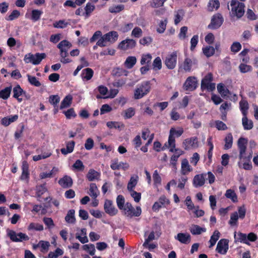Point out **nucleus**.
Masks as SVG:
<instances>
[{
    "label": "nucleus",
    "instance_id": "obj_1",
    "mask_svg": "<svg viewBox=\"0 0 258 258\" xmlns=\"http://www.w3.org/2000/svg\"><path fill=\"white\" fill-rule=\"evenodd\" d=\"M247 140L240 138L238 141V147L239 150L240 161H250L252 158V152L246 151Z\"/></svg>",
    "mask_w": 258,
    "mask_h": 258
},
{
    "label": "nucleus",
    "instance_id": "obj_2",
    "mask_svg": "<svg viewBox=\"0 0 258 258\" xmlns=\"http://www.w3.org/2000/svg\"><path fill=\"white\" fill-rule=\"evenodd\" d=\"M231 15L232 16H236L238 18H241L244 13V4L236 0H232L231 2Z\"/></svg>",
    "mask_w": 258,
    "mask_h": 258
},
{
    "label": "nucleus",
    "instance_id": "obj_3",
    "mask_svg": "<svg viewBox=\"0 0 258 258\" xmlns=\"http://www.w3.org/2000/svg\"><path fill=\"white\" fill-rule=\"evenodd\" d=\"M46 55L45 53H36L33 54L29 53L24 56V60L27 63H32L34 65L39 64L42 60L46 57Z\"/></svg>",
    "mask_w": 258,
    "mask_h": 258
},
{
    "label": "nucleus",
    "instance_id": "obj_4",
    "mask_svg": "<svg viewBox=\"0 0 258 258\" xmlns=\"http://www.w3.org/2000/svg\"><path fill=\"white\" fill-rule=\"evenodd\" d=\"M151 87L150 82H145L137 88L134 93V98L135 99H139L147 94L150 90Z\"/></svg>",
    "mask_w": 258,
    "mask_h": 258
},
{
    "label": "nucleus",
    "instance_id": "obj_5",
    "mask_svg": "<svg viewBox=\"0 0 258 258\" xmlns=\"http://www.w3.org/2000/svg\"><path fill=\"white\" fill-rule=\"evenodd\" d=\"M213 80V75L209 73L206 75L201 82V89L204 90L207 89L209 91H213L215 89V83H212Z\"/></svg>",
    "mask_w": 258,
    "mask_h": 258
},
{
    "label": "nucleus",
    "instance_id": "obj_6",
    "mask_svg": "<svg viewBox=\"0 0 258 258\" xmlns=\"http://www.w3.org/2000/svg\"><path fill=\"white\" fill-rule=\"evenodd\" d=\"M123 211L124 215L127 217L132 218L133 216L138 217L141 214V209L140 207H137L136 209L132 206L130 203H126L122 210Z\"/></svg>",
    "mask_w": 258,
    "mask_h": 258
},
{
    "label": "nucleus",
    "instance_id": "obj_7",
    "mask_svg": "<svg viewBox=\"0 0 258 258\" xmlns=\"http://www.w3.org/2000/svg\"><path fill=\"white\" fill-rule=\"evenodd\" d=\"M7 235L10 237L11 240L14 242H21L23 240H28L29 237L26 234L20 232L18 234L16 232L10 229H7Z\"/></svg>",
    "mask_w": 258,
    "mask_h": 258
},
{
    "label": "nucleus",
    "instance_id": "obj_8",
    "mask_svg": "<svg viewBox=\"0 0 258 258\" xmlns=\"http://www.w3.org/2000/svg\"><path fill=\"white\" fill-rule=\"evenodd\" d=\"M177 57L176 51L172 52L166 56L164 63L168 69L172 70L175 68L177 64Z\"/></svg>",
    "mask_w": 258,
    "mask_h": 258
},
{
    "label": "nucleus",
    "instance_id": "obj_9",
    "mask_svg": "<svg viewBox=\"0 0 258 258\" xmlns=\"http://www.w3.org/2000/svg\"><path fill=\"white\" fill-rule=\"evenodd\" d=\"M223 21L224 19L222 15L219 13H217L212 17L211 22L208 27L212 29H217L221 26Z\"/></svg>",
    "mask_w": 258,
    "mask_h": 258
},
{
    "label": "nucleus",
    "instance_id": "obj_10",
    "mask_svg": "<svg viewBox=\"0 0 258 258\" xmlns=\"http://www.w3.org/2000/svg\"><path fill=\"white\" fill-rule=\"evenodd\" d=\"M105 212L111 216L116 215L118 213V210L113 205V202L109 200H106L104 204Z\"/></svg>",
    "mask_w": 258,
    "mask_h": 258
},
{
    "label": "nucleus",
    "instance_id": "obj_11",
    "mask_svg": "<svg viewBox=\"0 0 258 258\" xmlns=\"http://www.w3.org/2000/svg\"><path fill=\"white\" fill-rule=\"evenodd\" d=\"M198 82L195 77H188L184 82L183 88L185 90L192 91L197 87Z\"/></svg>",
    "mask_w": 258,
    "mask_h": 258
},
{
    "label": "nucleus",
    "instance_id": "obj_12",
    "mask_svg": "<svg viewBox=\"0 0 258 258\" xmlns=\"http://www.w3.org/2000/svg\"><path fill=\"white\" fill-rule=\"evenodd\" d=\"M197 64V60L196 59L186 57L181 64L180 68L182 69L185 72H189L191 70L192 67Z\"/></svg>",
    "mask_w": 258,
    "mask_h": 258
},
{
    "label": "nucleus",
    "instance_id": "obj_13",
    "mask_svg": "<svg viewBox=\"0 0 258 258\" xmlns=\"http://www.w3.org/2000/svg\"><path fill=\"white\" fill-rule=\"evenodd\" d=\"M111 168L113 170L122 169L126 170L129 168V164L126 162H119L118 159H114L111 161Z\"/></svg>",
    "mask_w": 258,
    "mask_h": 258
},
{
    "label": "nucleus",
    "instance_id": "obj_14",
    "mask_svg": "<svg viewBox=\"0 0 258 258\" xmlns=\"http://www.w3.org/2000/svg\"><path fill=\"white\" fill-rule=\"evenodd\" d=\"M136 42L132 39H126L122 41L118 45V48L120 49L126 50L132 49L135 47Z\"/></svg>",
    "mask_w": 258,
    "mask_h": 258
},
{
    "label": "nucleus",
    "instance_id": "obj_15",
    "mask_svg": "<svg viewBox=\"0 0 258 258\" xmlns=\"http://www.w3.org/2000/svg\"><path fill=\"white\" fill-rule=\"evenodd\" d=\"M182 144L185 150H188L191 148H195L198 147V139L197 137L188 138L184 140Z\"/></svg>",
    "mask_w": 258,
    "mask_h": 258
},
{
    "label": "nucleus",
    "instance_id": "obj_16",
    "mask_svg": "<svg viewBox=\"0 0 258 258\" xmlns=\"http://www.w3.org/2000/svg\"><path fill=\"white\" fill-rule=\"evenodd\" d=\"M183 133V130L180 128L178 130H176L174 128H171L170 130V134L168 138V143L170 145H172L174 147V142H175V138L173 137L174 135H176L177 137H180Z\"/></svg>",
    "mask_w": 258,
    "mask_h": 258
},
{
    "label": "nucleus",
    "instance_id": "obj_17",
    "mask_svg": "<svg viewBox=\"0 0 258 258\" xmlns=\"http://www.w3.org/2000/svg\"><path fill=\"white\" fill-rule=\"evenodd\" d=\"M207 174H201L195 176L193 179V184L195 187H198L203 186L205 182Z\"/></svg>",
    "mask_w": 258,
    "mask_h": 258
},
{
    "label": "nucleus",
    "instance_id": "obj_18",
    "mask_svg": "<svg viewBox=\"0 0 258 258\" xmlns=\"http://www.w3.org/2000/svg\"><path fill=\"white\" fill-rule=\"evenodd\" d=\"M175 238L180 243L187 244L190 242V235L187 233H179L175 236Z\"/></svg>",
    "mask_w": 258,
    "mask_h": 258
},
{
    "label": "nucleus",
    "instance_id": "obj_19",
    "mask_svg": "<svg viewBox=\"0 0 258 258\" xmlns=\"http://www.w3.org/2000/svg\"><path fill=\"white\" fill-rule=\"evenodd\" d=\"M72 24H75L76 21L72 20H68L67 21L62 20L55 22L53 23V26L54 28L62 29L68 25H71Z\"/></svg>",
    "mask_w": 258,
    "mask_h": 258
},
{
    "label": "nucleus",
    "instance_id": "obj_20",
    "mask_svg": "<svg viewBox=\"0 0 258 258\" xmlns=\"http://www.w3.org/2000/svg\"><path fill=\"white\" fill-rule=\"evenodd\" d=\"M58 183L62 187L68 188L72 185L73 180L71 177L66 175L58 180Z\"/></svg>",
    "mask_w": 258,
    "mask_h": 258
},
{
    "label": "nucleus",
    "instance_id": "obj_21",
    "mask_svg": "<svg viewBox=\"0 0 258 258\" xmlns=\"http://www.w3.org/2000/svg\"><path fill=\"white\" fill-rule=\"evenodd\" d=\"M104 39L106 40L107 42H110V43H114L116 41L118 37V35L116 31L109 32L104 35Z\"/></svg>",
    "mask_w": 258,
    "mask_h": 258
},
{
    "label": "nucleus",
    "instance_id": "obj_22",
    "mask_svg": "<svg viewBox=\"0 0 258 258\" xmlns=\"http://www.w3.org/2000/svg\"><path fill=\"white\" fill-rule=\"evenodd\" d=\"M234 236L236 241L245 243L248 245H250L249 242L247 240V236L246 234L241 232L237 233L236 232H235Z\"/></svg>",
    "mask_w": 258,
    "mask_h": 258
},
{
    "label": "nucleus",
    "instance_id": "obj_23",
    "mask_svg": "<svg viewBox=\"0 0 258 258\" xmlns=\"http://www.w3.org/2000/svg\"><path fill=\"white\" fill-rule=\"evenodd\" d=\"M76 238L82 243H85L88 242V239L86 236V229L83 228L81 230V233H77Z\"/></svg>",
    "mask_w": 258,
    "mask_h": 258
},
{
    "label": "nucleus",
    "instance_id": "obj_24",
    "mask_svg": "<svg viewBox=\"0 0 258 258\" xmlns=\"http://www.w3.org/2000/svg\"><path fill=\"white\" fill-rule=\"evenodd\" d=\"M13 97L16 98L19 102H21L22 101V98H20L19 97L22 95L23 94H25V92H24L23 89L20 87L19 85H17L13 89Z\"/></svg>",
    "mask_w": 258,
    "mask_h": 258
},
{
    "label": "nucleus",
    "instance_id": "obj_25",
    "mask_svg": "<svg viewBox=\"0 0 258 258\" xmlns=\"http://www.w3.org/2000/svg\"><path fill=\"white\" fill-rule=\"evenodd\" d=\"M216 250L220 254H224L226 253V239H221L218 242Z\"/></svg>",
    "mask_w": 258,
    "mask_h": 258
},
{
    "label": "nucleus",
    "instance_id": "obj_26",
    "mask_svg": "<svg viewBox=\"0 0 258 258\" xmlns=\"http://www.w3.org/2000/svg\"><path fill=\"white\" fill-rule=\"evenodd\" d=\"M137 62V58L135 56H128L124 62V67L128 69H132Z\"/></svg>",
    "mask_w": 258,
    "mask_h": 258
},
{
    "label": "nucleus",
    "instance_id": "obj_27",
    "mask_svg": "<svg viewBox=\"0 0 258 258\" xmlns=\"http://www.w3.org/2000/svg\"><path fill=\"white\" fill-rule=\"evenodd\" d=\"M138 180L139 177L137 175H133L131 176L127 186L128 191L134 190V188L137 184Z\"/></svg>",
    "mask_w": 258,
    "mask_h": 258
},
{
    "label": "nucleus",
    "instance_id": "obj_28",
    "mask_svg": "<svg viewBox=\"0 0 258 258\" xmlns=\"http://www.w3.org/2000/svg\"><path fill=\"white\" fill-rule=\"evenodd\" d=\"M72 100L73 97L71 95H69L66 96L61 102L60 109H62L69 107L72 104Z\"/></svg>",
    "mask_w": 258,
    "mask_h": 258
},
{
    "label": "nucleus",
    "instance_id": "obj_29",
    "mask_svg": "<svg viewBox=\"0 0 258 258\" xmlns=\"http://www.w3.org/2000/svg\"><path fill=\"white\" fill-rule=\"evenodd\" d=\"M89 195L93 199H96L99 194V190L95 183H92L90 184Z\"/></svg>",
    "mask_w": 258,
    "mask_h": 258
},
{
    "label": "nucleus",
    "instance_id": "obj_30",
    "mask_svg": "<svg viewBox=\"0 0 258 258\" xmlns=\"http://www.w3.org/2000/svg\"><path fill=\"white\" fill-rule=\"evenodd\" d=\"M100 173L94 169L89 170L87 174V178L89 181H93L95 179H98L100 177Z\"/></svg>",
    "mask_w": 258,
    "mask_h": 258
},
{
    "label": "nucleus",
    "instance_id": "obj_31",
    "mask_svg": "<svg viewBox=\"0 0 258 258\" xmlns=\"http://www.w3.org/2000/svg\"><path fill=\"white\" fill-rule=\"evenodd\" d=\"M220 6V3L218 0H210L208 5V11L212 12L217 10Z\"/></svg>",
    "mask_w": 258,
    "mask_h": 258
},
{
    "label": "nucleus",
    "instance_id": "obj_32",
    "mask_svg": "<svg viewBox=\"0 0 258 258\" xmlns=\"http://www.w3.org/2000/svg\"><path fill=\"white\" fill-rule=\"evenodd\" d=\"M94 72L92 69L90 68H86L83 70L82 73V77L86 80H90L93 77Z\"/></svg>",
    "mask_w": 258,
    "mask_h": 258
},
{
    "label": "nucleus",
    "instance_id": "obj_33",
    "mask_svg": "<svg viewBox=\"0 0 258 258\" xmlns=\"http://www.w3.org/2000/svg\"><path fill=\"white\" fill-rule=\"evenodd\" d=\"M12 89V86H9L1 90L0 91V98L5 100L7 99L10 96Z\"/></svg>",
    "mask_w": 258,
    "mask_h": 258
},
{
    "label": "nucleus",
    "instance_id": "obj_34",
    "mask_svg": "<svg viewBox=\"0 0 258 258\" xmlns=\"http://www.w3.org/2000/svg\"><path fill=\"white\" fill-rule=\"evenodd\" d=\"M190 231L193 235H199L206 231V229L197 225H192L190 228Z\"/></svg>",
    "mask_w": 258,
    "mask_h": 258
},
{
    "label": "nucleus",
    "instance_id": "obj_35",
    "mask_svg": "<svg viewBox=\"0 0 258 258\" xmlns=\"http://www.w3.org/2000/svg\"><path fill=\"white\" fill-rule=\"evenodd\" d=\"M239 107L243 116H246L248 109L247 101L245 100H241L239 102Z\"/></svg>",
    "mask_w": 258,
    "mask_h": 258
},
{
    "label": "nucleus",
    "instance_id": "obj_36",
    "mask_svg": "<svg viewBox=\"0 0 258 258\" xmlns=\"http://www.w3.org/2000/svg\"><path fill=\"white\" fill-rule=\"evenodd\" d=\"M242 125L244 130H251L253 127V122L251 120H249L246 115L243 116L242 119Z\"/></svg>",
    "mask_w": 258,
    "mask_h": 258
},
{
    "label": "nucleus",
    "instance_id": "obj_37",
    "mask_svg": "<svg viewBox=\"0 0 258 258\" xmlns=\"http://www.w3.org/2000/svg\"><path fill=\"white\" fill-rule=\"evenodd\" d=\"M191 169L189 165L187 159H183L181 163V173L182 174L185 175L187 172H190Z\"/></svg>",
    "mask_w": 258,
    "mask_h": 258
},
{
    "label": "nucleus",
    "instance_id": "obj_38",
    "mask_svg": "<svg viewBox=\"0 0 258 258\" xmlns=\"http://www.w3.org/2000/svg\"><path fill=\"white\" fill-rule=\"evenodd\" d=\"M71 47V43L66 40L61 41L57 45V47L60 50H69Z\"/></svg>",
    "mask_w": 258,
    "mask_h": 258
},
{
    "label": "nucleus",
    "instance_id": "obj_39",
    "mask_svg": "<svg viewBox=\"0 0 258 258\" xmlns=\"http://www.w3.org/2000/svg\"><path fill=\"white\" fill-rule=\"evenodd\" d=\"M28 164L26 161H23L22 164V173L21 176V179H26L28 177Z\"/></svg>",
    "mask_w": 258,
    "mask_h": 258
},
{
    "label": "nucleus",
    "instance_id": "obj_40",
    "mask_svg": "<svg viewBox=\"0 0 258 258\" xmlns=\"http://www.w3.org/2000/svg\"><path fill=\"white\" fill-rule=\"evenodd\" d=\"M75 210L73 209L68 211L65 217V220L67 222L69 223H74L75 222Z\"/></svg>",
    "mask_w": 258,
    "mask_h": 258
},
{
    "label": "nucleus",
    "instance_id": "obj_41",
    "mask_svg": "<svg viewBox=\"0 0 258 258\" xmlns=\"http://www.w3.org/2000/svg\"><path fill=\"white\" fill-rule=\"evenodd\" d=\"M220 233L218 230H215L214 232L209 241V242L210 243V245L209 246L210 248L213 247L217 241L220 237Z\"/></svg>",
    "mask_w": 258,
    "mask_h": 258
},
{
    "label": "nucleus",
    "instance_id": "obj_42",
    "mask_svg": "<svg viewBox=\"0 0 258 258\" xmlns=\"http://www.w3.org/2000/svg\"><path fill=\"white\" fill-rule=\"evenodd\" d=\"M227 198L229 199L234 203L238 202V198L235 192L232 189L227 190Z\"/></svg>",
    "mask_w": 258,
    "mask_h": 258
},
{
    "label": "nucleus",
    "instance_id": "obj_43",
    "mask_svg": "<svg viewBox=\"0 0 258 258\" xmlns=\"http://www.w3.org/2000/svg\"><path fill=\"white\" fill-rule=\"evenodd\" d=\"M69 50H60V55L61 57V59L60 61L63 63H69L71 61V60L67 57L68 56V51Z\"/></svg>",
    "mask_w": 258,
    "mask_h": 258
},
{
    "label": "nucleus",
    "instance_id": "obj_44",
    "mask_svg": "<svg viewBox=\"0 0 258 258\" xmlns=\"http://www.w3.org/2000/svg\"><path fill=\"white\" fill-rule=\"evenodd\" d=\"M135 114V109L133 107H130L123 111V116L125 119L132 117Z\"/></svg>",
    "mask_w": 258,
    "mask_h": 258
},
{
    "label": "nucleus",
    "instance_id": "obj_45",
    "mask_svg": "<svg viewBox=\"0 0 258 258\" xmlns=\"http://www.w3.org/2000/svg\"><path fill=\"white\" fill-rule=\"evenodd\" d=\"M28 230L29 231L34 230L41 231L43 230V226L42 225L38 223H31L28 227Z\"/></svg>",
    "mask_w": 258,
    "mask_h": 258
},
{
    "label": "nucleus",
    "instance_id": "obj_46",
    "mask_svg": "<svg viewBox=\"0 0 258 258\" xmlns=\"http://www.w3.org/2000/svg\"><path fill=\"white\" fill-rule=\"evenodd\" d=\"M60 101V97L57 95H51L49 97V102L54 108L57 107V104Z\"/></svg>",
    "mask_w": 258,
    "mask_h": 258
},
{
    "label": "nucleus",
    "instance_id": "obj_47",
    "mask_svg": "<svg viewBox=\"0 0 258 258\" xmlns=\"http://www.w3.org/2000/svg\"><path fill=\"white\" fill-rule=\"evenodd\" d=\"M27 76L28 77V82L31 85L36 87H40L41 86V83L36 77L30 75H27Z\"/></svg>",
    "mask_w": 258,
    "mask_h": 258
},
{
    "label": "nucleus",
    "instance_id": "obj_48",
    "mask_svg": "<svg viewBox=\"0 0 258 258\" xmlns=\"http://www.w3.org/2000/svg\"><path fill=\"white\" fill-rule=\"evenodd\" d=\"M83 249L87 251L91 255H94L95 252V246L93 244H85L82 246Z\"/></svg>",
    "mask_w": 258,
    "mask_h": 258
},
{
    "label": "nucleus",
    "instance_id": "obj_49",
    "mask_svg": "<svg viewBox=\"0 0 258 258\" xmlns=\"http://www.w3.org/2000/svg\"><path fill=\"white\" fill-rule=\"evenodd\" d=\"M63 253V251L61 249L57 248L54 252L50 251L46 258H57L59 256L62 255Z\"/></svg>",
    "mask_w": 258,
    "mask_h": 258
},
{
    "label": "nucleus",
    "instance_id": "obj_50",
    "mask_svg": "<svg viewBox=\"0 0 258 258\" xmlns=\"http://www.w3.org/2000/svg\"><path fill=\"white\" fill-rule=\"evenodd\" d=\"M42 14L41 11L38 10H33L32 11L31 19L33 21H37L40 18Z\"/></svg>",
    "mask_w": 258,
    "mask_h": 258
},
{
    "label": "nucleus",
    "instance_id": "obj_51",
    "mask_svg": "<svg viewBox=\"0 0 258 258\" xmlns=\"http://www.w3.org/2000/svg\"><path fill=\"white\" fill-rule=\"evenodd\" d=\"M203 52L206 56L209 57L214 54L215 49L212 46H207L203 48Z\"/></svg>",
    "mask_w": 258,
    "mask_h": 258
},
{
    "label": "nucleus",
    "instance_id": "obj_52",
    "mask_svg": "<svg viewBox=\"0 0 258 258\" xmlns=\"http://www.w3.org/2000/svg\"><path fill=\"white\" fill-rule=\"evenodd\" d=\"M238 218L239 217H238V215L237 212L232 213L230 216V219L229 221V224L231 226H236Z\"/></svg>",
    "mask_w": 258,
    "mask_h": 258
},
{
    "label": "nucleus",
    "instance_id": "obj_53",
    "mask_svg": "<svg viewBox=\"0 0 258 258\" xmlns=\"http://www.w3.org/2000/svg\"><path fill=\"white\" fill-rule=\"evenodd\" d=\"M153 68L154 70H160L162 68V61L160 57H157L153 61Z\"/></svg>",
    "mask_w": 258,
    "mask_h": 258
},
{
    "label": "nucleus",
    "instance_id": "obj_54",
    "mask_svg": "<svg viewBox=\"0 0 258 258\" xmlns=\"http://www.w3.org/2000/svg\"><path fill=\"white\" fill-rule=\"evenodd\" d=\"M116 203L118 208L122 210L125 206V200L122 195H118L116 198Z\"/></svg>",
    "mask_w": 258,
    "mask_h": 258
},
{
    "label": "nucleus",
    "instance_id": "obj_55",
    "mask_svg": "<svg viewBox=\"0 0 258 258\" xmlns=\"http://www.w3.org/2000/svg\"><path fill=\"white\" fill-rule=\"evenodd\" d=\"M167 23V20L166 19L164 20L161 21L157 29V31L159 33H163L166 29Z\"/></svg>",
    "mask_w": 258,
    "mask_h": 258
},
{
    "label": "nucleus",
    "instance_id": "obj_56",
    "mask_svg": "<svg viewBox=\"0 0 258 258\" xmlns=\"http://www.w3.org/2000/svg\"><path fill=\"white\" fill-rule=\"evenodd\" d=\"M106 125L110 128H119L124 127V125L122 123L116 121H108L107 122Z\"/></svg>",
    "mask_w": 258,
    "mask_h": 258
},
{
    "label": "nucleus",
    "instance_id": "obj_57",
    "mask_svg": "<svg viewBox=\"0 0 258 258\" xmlns=\"http://www.w3.org/2000/svg\"><path fill=\"white\" fill-rule=\"evenodd\" d=\"M184 15V12L182 10H178L175 15L174 23L177 25L182 20Z\"/></svg>",
    "mask_w": 258,
    "mask_h": 258
},
{
    "label": "nucleus",
    "instance_id": "obj_58",
    "mask_svg": "<svg viewBox=\"0 0 258 258\" xmlns=\"http://www.w3.org/2000/svg\"><path fill=\"white\" fill-rule=\"evenodd\" d=\"M152 58V57L150 54L143 55L141 59V64L142 65H144L146 63L148 64L151 62Z\"/></svg>",
    "mask_w": 258,
    "mask_h": 258
},
{
    "label": "nucleus",
    "instance_id": "obj_59",
    "mask_svg": "<svg viewBox=\"0 0 258 258\" xmlns=\"http://www.w3.org/2000/svg\"><path fill=\"white\" fill-rule=\"evenodd\" d=\"M222 165H218L216 169V172L218 174H222L223 170V166H226V154L222 156Z\"/></svg>",
    "mask_w": 258,
    "mask_h": 258
},
{
    "label": "nucleus",
    "instance_id": "obj_60",
    "mask_svg": "<svg viewBox=\"0 0 258 258\" xmlns=\"http://www.w3.org/2000/svg\"><path fill=\"white\" fill-rule=\"evenodd\" d=\"M239 69L240 72L242 73H245L250 72L252 70V68L250 66L245 63H240L239 66Z\"/></svg>",
    "mask_w": 258,
    "mask_h": 258
},
{
    "label": "nucleus",
    "instance_id": "obj_61",
    "mask_svg": "<svg viewBox=\"0 0 258 258\" xmlns=\"http://www.w3.org/2000/svg\"><path fill=\"white\" fill-rule=\"evenodd\" d=\"M142 34L143 31L142 29L138 27L134 28L132 32V36L136 38L140 37L142 35Z\"/></svg>",
    "mask_w": 258,
    "mask_h": 258
},
{
    "label": "nucleus",
    "instance_id": "obj_62",
    "mask_svg": "<svg viewBox=\"0 0 258 258\" xmlns=\"http://www.w3.org/2000/svg\"><path fill=\"white\" fill-rule=\"evenodd\" d=\"M39 243L40 247L41 248V251L42 252L47 251L48 250L50 246V244L48 241L40 240L39 242Z\"/></svg>",
    "mask_w": 258,
    "mask_h": 258
},
{
    "label": "nucleus",
    "instance_id": "obj_63",
    "mask_svg": "<svg viewBox=\"0 0 258 258\" xmlns=\"http://www.w3.org/2000/svg\"><path fill=\"white\" fill-rule=\"evenodd\" d=\"M199 41V36L197 35H194L190 40V50L193 51L196 47Z\"/></svg>",
    "mask_w": 258,
    "mask_h": 258
},
{
    "label": "nucleus",
    "instance_id": "obj_64",
    "mask_svg": "<svg viewBox=\"0 0 258 258\" xmlns=\"http://www.w3.org/2000/svg\"><path fill=\"white\" fill-rule=\"evenodd\" d=\"M187 29H188L186 26H183L180 28V32L178 35L179 39L183 40L186 37Z\"/></svg>",
    "mask_w": 258,
    "mask_h": 258
}]
</instances>
